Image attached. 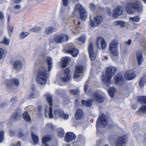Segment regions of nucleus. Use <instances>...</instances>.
<instances>
[{
    "label": "nucleus",
    "mask_w": 146,
    "mask_h": 146,
    "mask_svg": "<svg viewBox=\"0 0 146 146\" xmlns=\"http://www.w3.org/2000/svg\"><path fill=\"white\" fill-rule=\"evenodd\" d=\"M141 111L143 113H146V105H142L138 110L136 112V113L137 114H140Z\"/></svg>",
    "instance_id": "nucleus-33"
},
{
    "label": "nucleus",
    "mask_w": 146,
    "mask_h": 146,
    "mask_svg": "<svg viewBox=\"0 0 146 146\" xmlns=\"http://www.w3.org/2000/svg\"><path fill=\"white\" fill-rule=\"evenodd\" d=\"M4 53V50L1 48H0V59L2 57Z\"/></svg>",
    "instance_id": "nucleus-52"
},
{
    "label": "nucleus",
    "mask_w": 146,
    "mask_h": 146,
    "mask_svg": "<svg viewBox=\"0 0 146 146\" xmlns=\"http://www.w3.org/2000/svg\"><path fill=\"white\" fill-rule=\"evenodd\" d=\"M19 80L16 78H13L9 80L7 82L6 86V88H8L11 86L15 84V86H17L19 84Z\"/></svg>",
    "instance_id": "nucleus-18"
},
{
    "label": "nucleus",
    "mask_w": 146,
    "mask_h": 146,
    "mask_svg": "<svg viewBox=\"0 0 146 146\" xmlns=\"http://www.w3.org/2000/svg\"><path fill=\"white\" fill-rule=\"evenodd\" d=\"M130 20H131L133 22H137L140 20L139 17L137 16H135L133 17H130L129 18Z\"/></svg>",
    "instance_id": "nucleus-39"
},
{
    "label": "nucleus",
    "mask_w": 146,
    "mask_h": 146,
    "mask_svg": "<svg viewBox=\"0 0 146 146\" xmlns=\"http://www.w3.org/2000/svg\"><path fill=\"white\" fill-rule=\"evenodd\" d=\"M66 52L71 54L73 57H76L77 56L79 53V50L76 48H73L67 49L66 50Z\"/></svg>",
    "instance_id": "nucleus-21"
},
{
    "label": "nucleus",
    "mask_w": 146,
    "mask_h": 146,
    "mask_svg": "<svg viewBox=\"0 0 146 146\" xmlns=\"http://www.w3.org/2000/svg\"><path fill=\"white\" fill-rule=\"evenodd\" d=\"M42 109V106H38L37 110L38 112H40Z\"/></svg>",
    "instance_id": "nucleus-62"
},
{
    "label": "nucleus",
    "mask_w": 146,
    "mask_h": 146,
    "mask_svg": "<svg viewBox=\"0 0 146 146\" xmlns=\"http://www.w3.org/2000/svg\"><path fill=\"white\" fill-rule=\"evenodd\" d=\"M47 74L45 68L41 67L39 68L37 72L36 80L39 84H45L47 82Z\"/></svg>",
    "instance_id": "nucleus-1"
},
{
    "label": "nucleus",
    "mask_w": 146,
    "mask_h": 146,
    "mask_svg": "<svg viewBox=\"0 0 146 146\" xmlns=\"http://www.w3.org/2000/svg\"><path fill=\"white\" fill-rule=\"evenodd\" d=\"M68 117L69 116L68 115H66L64 113L62 115V117H63L65 119H68Z\"/></svg>",
    "instance_id": "nucleus-55"
},
{
    "label": "nucleus",
    "mask_w": 146,
    "mask_h": 146,
    "mask_svg": "<svg viewBox=\"0 0 146 146\" xmlns=\"http://www.w3.org/2000/svg\"><path fill=\"white\" fill-rule=\"evenodd\" d=\"M132 109L134 110H135L137 108V106L135 104L133 105L132 106Z\"/></svg>",
    "instance_id": "nucleus-61"
},
{
    "label": "nucleus",
    "mask_w": 146,
    "mask_h": 146,
    "mask_svg": "<svg viewBox=\"0 0 146 146\" xmlns=\"http://www.w3.org/2000/svg\"><path fill=\"white\" fill-rule=\"evenodd\" d=\"M23 117L24 119L27 122H30L31 120V117L27 111H25L23 114Z\"/></svg>",
    "instance_id": "nucleus-31"
},
{
    "label": "nucleus",
    "mask_w": 146,
    "mask_h": 146,
    "mask_svg": "<svg viewBox=\"0 0 146 146\" xmlns=\"http://www.w3.org/2000/svg\"><path fill=\"white\" fill-rule=\"evenodd\" d=\"M116 71V68L113 66L108 68L106 70V75H103L102 79L107 86H109L111 84L112 77L115 75Z\"/></svg>",
    "instance_id": "nucleus-2"
},
{
    "label": "nucleus",
    "mask_w": 146,
    "mask_h": 146,
    "mask_svg": "<svg viewBox=\"0 0 146 146\" xmlns=\"http://www.w3.org/2000/svg\"><path fill=\"white\" fill-rule=\"evenodd\" d=\"M46 61L48 65V70L49 71H50L53 67L52 63V59L51 57L48 56L47 57Z\"/></svg>",
    "instance_id": "nucleus-27"
},
{
    "label": "nucleus",
    "mask_w": 146,
    "mask_h": 146,
    "mask_svg": "<svg viewBox=\"0 0 146 146\" xmlns=\"http://www.w3.org/2000/svg\"><path fill=\"white\" fill-rule=\"evenodd\" d=\"M4 134V131H0V143L2 142L3 139Z\"/></svg>",
    "instance_id": "nucleus-46"
},
{
    "label": "nucleus",
    "mask_w": 146,
    "mask_h": 146,
    "mask_svg": "<svg viewBox=\"0 0 146 146\" xmlns=\"http://www.w3.org/2000/svg\"><path fill=\"white\" fill-rule=\"evenodd\" d=\"M19 115L18 113H16L13 114L12 115V117H13V118L16 120H17L19 117Z\"/></svg>",
    "instance_id": "nucleus-50"
},
{
    "label": "nucleus",
    "mask_w": 146,
    "mask_h": 146,
    "mask_svg": "<svg viewBox=\"0 0 146 146\" xmlns=\"http://www.w3.org/2000/svg\"><path fill=\"white\" fill-rule=\"evenodd\" d=\"M63 3L64 6H66L68 4V0H63Z\"/></svg>",
    "instance_id": "nucleus-54"
},
{
    "label": "nucleus",
    "mask_w": 146,
    "mask_h": 146,
    "mask_svg": "<svg viewBox=\"0 0 146 146\" xmlns=\"http://www.w3.org/2000/svg\"><path fill=\"white\" fill-rule=\"evenodd\" d=\"M70 70L69 68H67L65 69L64 70V74L65 75H69Z\"/></svg>",
    "instance_id": "nucleus-51"
},
{
    "label": "nucleus",
    "mask_w": 146,
    "mask_h": 146,
    "mask_svg": "<svg viewBox=\"0 0 146 146\" xmlns=\"http://www.w3.org/2000/svg\"><path fill=\"white\" fill-rule=\"evenodd\" d=\"M146 82V76L143 75L139 80V85L140 87L141 88H143L144 86L145 83Z\"/></svg>",
    "instance_id": "nucleus-29"
},
{
    "label": "nucleus",
    "mask_w": 146,
    "mask_h": 146,
    "mask_svg": "<svg viewBox=\"0 0 146 146\" xmlns=\"http://www.w3.org/2000/svg\"><path fill=\"white\" fill-rule=\"evenodd\" d=\"M111 10L110 9H108L107 10V11L108 14L110 15L111 16Z\"/></svg>",
    "instance_id": "nucleus-59"
},
{
    "label": "nucleus",
    "mask_w": 146,
    "mask_h": 146,
    "mask_svg": "<svg viewBox=\"0 0 146 146\" xmlns=\"http://www.w3.org/2000/svg\"><path fill=\"white\" fill-rule=\"evenodd\" d=\"M78 11L80 14V19L83 20H85L87 17V13L85 9L80 4H77L75 7L73 14H75L76 11Z\"/></svg>",
    "instance_id": "nucleus-4"
},
{
    "label": "nucleus",
    "mask_w": 146,
    "mask_h": 146,
    "mask_svg": "<svg viewBox=\"0 0 146 146\" xmlns=\"http://www.w3.org/2000/svg\"><path fill=\"white\" fill-rule=\"evenodd\" d=\"M136 76L135 74L131 71H127L125 74V77L127 80H130L134 78Z\"/></svg>",
    "instance_id": "nucleus-19"
},
{
    "label": "nucleus",
    "mask_w": 146,
    "mask_h": 146,
    "mask_svg": "<svg viewBox=\"0 0 146 146\" xmlns=\"http://www.w3.org/2000/svg\"><path fill=\"white\" fill-rule=\"evenodd\" d=\"M115 82V84L122 85L125 84V80L123 76L121 74L117 75L114 77Z\"/></svg>",
    "instance_id": "nucleus-14"
},
{
    "label": "nucleus",
    "mask_w": 146,
    "mask_h": 146,
    "mask_svg": "<svg viewBox=\"0 0 146 146\" xmlns=\"http://www.w3.org/2000/svg\"><path fill=\"white\" fill-rule=\"evenodd\" d=\"M41 30V28L38 27H35L32 28L31 31L32 32H37Z\"/></svg>",
    "instance_id": "nucleus-44"
},
{
    "label": "nucleus",
    "mask_w": 146,
    "mask_h": 146,
    "mask_svg": "<svg viewBox=\"0 0 146 146\" xmlns=\"http://www.w3.org/2000/svg\"><path fill=\"white\" fill-rule=\"evenodd\" d=\"M54 113L55 116H58L59 117H61L64 113L61 110L58 109L54 110Z\"/></svg>",
    "instance_id": "nucleus-30"
},
{
    "label": "nucleus",
    "mask_w": 146,
    "mask_h": 146,
    "mask_svg": "<svg viewBox=\"0 0 146 146\" xmlns=\"http://www.w3.org/2000/svg\"><path fill=\"white\" fill-rule=\"evenodd\" d=\"M70 77L69 75H64L63 77H61V80L64 82H67L70 80Z\"/></svg>",
    "instance_id": "nucleus-37"
},
{
    "label": "nucleus",
    "mask_w": 146,
    "mask_h": 146,
    "mask_svg": "<svg viewBox=\"0 0 146 146\" xmlns=\"http://www.w3.org/2000/svg\"><path fill=\"white\" fill-rule=\"evenodd\" d=\"M51 139L52 137L49 135L44 136L42 139V143L45 146H49L47 142Z\"/></svg>",
    "instance_id": "nucleus-24"
},
{
    "label": "nucleus",
    "mask_w": 146,
    "mask_h": 146,
    "mask_svg": "<svg viewBox=\"0 0 146 146\" xmlns=\"http://www.w3.org/2000/svg\"><path fill=\"white\" fill-rule=\"evenodd\" d=\"M69 39L68 36L66 34H61L56 36L54 39V41L58 43L67 42Z\"/></svg>",
    "instance_id": "nucleus-8"
},
{
    "label": "nucleus",
    "mask_w": 146,
    "mask_h": 146,
    "mask_svg": "<svg viewBox=\"0 0 146 146\" xmlns=\"http://www.w3.org/2000/svg\"><path fill=\"white\" fill-rule=\"evenodd\" d=\"M137 101L141 104H146V96H138Z\"/></svg>",
    "instance_id": "nucleus-28"
},
{
    "label": "nucleus",
    "mask_w": 146,
    "mask_h": 146,
    "mask_svg": "<svg viewBox=\"0 0 146 146\" xmlns=\"http://www.w3.org/2000/svg\"><path fill=\"white\" fill-rule=\"evenodd\" d=\"M141 3L139 1L128 3L125 6V8L127 13L131 14L135 11H139L141 8Z\"/></svg>",
    "instance_id": "nucleus-3"
},
{
    "label": "nucleus",
    "mask_w": 146,
    "mask_h": 146,
    "mask_svg": "<svg viewBox=\"0 0 146 146\" xmlns=\"http://www.w3.org/2000/svg\"><path fill=\"white\" fill-rule=\"evenodd\" d=\"M127 136L123 135L118 137L116 142V146H125L127 142Z\"/></svg>",
    "instance_id": "nucleus-11"
},
{
    "label": "nucleus",
    "mask_w": 146,
    "mask_h": 146,
    "mask_svg": "<svg viewBox=\"0 0 146 146\" xmlns=\"http://www.w3.org/2000/svg\"><path fill=\"white\" fill-rule=\"evenodd\" d=\"M10 15H9L8 16L7 18V23H8V27L9 32V33H12L13 32V27L11 26L10 25H9L10 22Z\"/></svg>",
    "instance_id": "nucleus-32"
},
{
    "label": "nucleus",
    "mask_w": 146,
    "mask_h": 146,
    "mask_svg": "<svg viewBox=\"0 0 146 146\" xmlns=\"http://www.w3.org/2000/svg\"><path fill=\"white\" fill-rule=\"evenodd\" d=\"M69 92L70 93H71L72 95H78L79 92L78 90L75 89L70 90L69 91Z\"/></svg>",
    "instance_id": "nucleus-47"
},
{
    "label": "nucleus",
    "mask_w": 146,
    "mask_h": 146,
    "mask_svg": "<svg viewBox=\"0 0 146 146\" xmlns=\"http://www.w3.org/2000/svg\"><path fill=\"white\" fill-rule=\"evenodd\" d=\"M9 40L8 39H7L6 37H5L3 41H2L1 43L7 45L9 44Z\"/></svg>",
    "instance_id": "nucleus-48"
},
{
    "label": "nucleus",
    "mask_w": 146,
    "mask_h": 146,
    "mask_svg": "<svg viewBox=\"0 0 146 146\" xmlns=\"http://www.w3.org/2000/svg\"><path fill=\"white\" fill-rule=\"evenodd\" d=\"M94 21L92 19L90 20V24L92 27L98 26L103 21L102 17L100 16H97L94 18Z\"/></svg>",
    "instance_id": "nucleus-7"
},
{
    "label": "nucleus",
    "mask_w": 146,
    "mask_h": 146,
    "mask_svg": "<svg viewBox=\"0 0 146 146\" xmlns=\"http://www.w3.org/2000/svg\"><path fill=\"white\" fill-rule=\"evenodd\" d=\"M114 24L116 26L119 25L122 28L124 27L125 26V23L123 21H117L115 22Z\"/></svg>",
    "instance_id": "nucleus-36"
},
{
    "label": "nucleus",
    "mask_w": 146,
    "mask_h": 146,
    "mask_svg": "<svg viewBox=\"0 0 146 146\" xmlns=\"http://www.w3.org/2000/svg\"><path fill=\"white\" fill-rule=\"evenodd\" d=\"M136 56L138 64L139 65H140L144 61L142 52H141L138 51L137 52Z\"/></svg>",
    "instance_id": "nucleus-23"
},
{
    "label": "nucleus",
    "mask_w": 146,
    "mask_h": 146,
    "mask_svg": "<svg viewBox=\"0 0 146 146\" xmlns=\"http://www.w3.org/2000/svg\"><path fill=\"white\" fill-rule=\"evenodd\" d=\"M21 8V6L19 5H17L14 7V9H19Z\"/></svg>",
    "instance_id": "nucleus-58"
},
{
    "label": "nucleus",
    "mask_w": 146,
    "mask_h": 146,
    "mask_svg": "<svg viewBox=\"0 0 146 146\" xmlns=\"http://www.w3.org/2000/svg\"><path fill=\"white\" fill-rule=\"evenodd\" d=\"M90 8L92 11H94L95 9V5L93 3H91L90 4Z\"/></svg>",
    "instance_id": "nucleus-49"
},
{
    "label": "nucleus",
    "mask_w": 146,
    "mask_h": 146,
    "mask_svg": "<svg viewBox=\"0 0 146 146\" xmlns=\"http://www.w3.org/2000/svg\"><path fill=\"white\" fill-rule=\"evenodd\" d=\"M4 134V131H0V143L2 142L3 139Z\"/></svg>",
    "instance_id": "nucleus-45"
},
{
    "label": "nucleus",
    "mask_w": 146,
    "mask_h": 146,
    "mask_svg": "<svg viewBox=\"0 0 146 146\" xmlns=\"http://www.w3.org/2000/svg\"><path fill=\"white\" fill-rule=\"evenodd\" d=\"M83 70V67L82 65H76L75 68L73 78L74 79L78 78L80 76V74L82 73Z\"/></svg>",
    "instance_id": "nucleus-10"
},
{
    "label": "nucleus",
    "mask_w": 146,
    "mask_h": 146,
    "mask_svg": "<svg viewBox=\"0 0 146 146\" xmlns=\"http://www.w3.org/2000/svg\"><path fill=\"white\" fill-rule=\"evenodd\" d=\"M31 137L34 143L36 144L38 143L39 141L38 137L36 136L33 132L31 133Z\"/></svg>",
    "instance_id": "nucleus-35"
},
{
    "label": "nucleus",
    "mask_w": 146,
    "mask_h": 146,
    "mask_svg": "<svg viewBox=\"0 0 146 146\" xmlns=\"http://www.w3.org/2000/svg\"><path fill=\"white\" fill-rule=\"evenodd\" d=\"M76 136L73 132H68L66 134L64 137L65 141L67 142L72 141L76 138Z\"/></svg>",
    "instance_id": "nucleus-15"
},
{
    "label": "nucleus",
    "mask_w": 146,
    "mask_h": 146,
    "mask_svg": "<svg viewBox=\"0 0 146 146\" xmlns=\"http://www.w3.org/2000/svg\"><path fill=\"white\" fill-rule=\"evenodd\" d=\"M54 31L53 28L51 27H49L48 28H46L45 30L46 32L47 35L52 33Z\"/></svg>",
    "instance_id": "nucleus-40"
},
{
    "label": "nucleus",
    "mask_w": 146,
    "mask_h": 146,
    "mask_svg": "<svg viewBox=\"0 0 146 146\" xmlns=\"http://www.w3.org/2000/svg\"><path fill=\"white\" fill-rule=\"evenodd\" d=\"M93 97L96 102L98 103H101L104 101V97L98 92H96L93 93Z\"/></svg>",
    "instance_id": "nucleus-16"
},
{
    "label": "nucleus",
    "mask_w": 146,
    "mask_h": 146,
    "mask_svg": "<svg viewBox=\"0 0 146 146\" xmlns=\"http://www.w3.org/2000/svg\"><path fill=\"white\" fill-rule=\"evenodd\" d=\"M4 17L3 13L0 12V20L3 19Z\"/></svg>",
    "instance_id": "nucleus-57"
},
{
    "label": "nucleus",
    "mask_w": 146,
    "mask_h": 146,
    "mask_svg": "<svg viewBox=\"0 0 146 146\" xmlns=\"http://www.w3.org/2000/svg\"><path fill=\"white\" fill-rule=\"evenodd\" d=\"M131 42V40L130 39H129L127 41H126L125 42V44L129 45L130 44Z\"/></svg>",
    "instance_id": "nucleus-56"
},
{
    "label": "nucleus",
    "mask_w": 146,
    "mask_h": 146,
    "mask_svg": "<svg viewBox=\"0 0 146 146\" xmlns=\"http://www.w3.org/2000/svg\"><path fill=\"white\" fill-rule=\"evenodd\" d=\"M108 123V121L107 117L104 114L102 113L98 119L96 123V128H97L100 124H101L104 127Z\"/></svg>",
    "instance_id": "nucleus-6"
},
{
    "label": "nucleus",
    "mask_w": 146,
    "mask_h": 146,
    "mask_svg": "<svg viewBox=\"0 0 146 146\" xmlns=\"http://www.w3.org/2000/svg\"><path fill=\"white\" fill-rule=\"evenodd\" d=\"M123 7L120 5L117 6L113 11V16L115 19L123 13Z\"/></svg>",
    "instance_id": "nucleus-13"
},
{
    "label": "nucleus",
    "mask_w": 146,
    "mask_h": 146,
    "mask_svg": "<svg viewBox=\"0 0 146 146\" xmlns=\"http://www.w3.org/2000/svg\"><path fill=\"white\" fill-rule=\"evenodd\" d=\"M118 42L116 40L112 41L109 45V50L112 55L114 56H118L119 55L117 47Z\"/></svg>",
    "instance_id": "nucleus-5"
},
{
    "label": "nucleus",
    "mask_w": 146,
    "mask_h": 146,
    "mask_svg": "<svg viewBox=\"0 0 146 146\" xmlns=\"http://www.w3.org/2000/svg\"><path fill=\"white\" fill-rule=\"evenodd\" d=\"M93 45L91 42L90 43L88 48V51L89 54V56L91 60H94L96 58V56L95 54L93 49Z\"/></svg>",
    "instance_id": "nucleus-17"
},
{
    "label": "nucleus",
    "mask_w": 146,
    "mask_h": 146,
    "mask_svg": "<svg viewBox=\"0 0 146 146\" xmlns=\"http://www.w3.org/2000/svg\"><path fill=\"white\" fill-rule=\"evenodd\" d=\"M70 61V59L67 56L62 58L61 60V65L62 68H65Z\"/></svg>",
    "instance_id": "nucleus-20"
},
{
    "label": "nucleus",
    "mask_w": 146,
    "mask_h": 146,
    "mask_svg": "<svg viewBox=\"0 0 146 146\" xmlns=\"http://www.w3.org/2000/svg\"><path fill=\"white\" fill-rule=\"evenodd\" d=\"M97 44V46L99 49H104L106 46L105 40L101 37H99L98 38Z\"/></svg>",
    "instance_id": "nucleus-12"
},
{
    "label": "nucleus",
    "mask_w": 146,
    "mask_h": 146,
    "mask_svg": "<svg viewBox=\"0 0 146 146\" xmlns=\"http://www.w3.org/2000/svg\"><path fill=\"white\" fill-rule=\"evenodd\" d=\"M88 85H86L85 84L84 86V91L85 93H88Z\"/></svg>",
    "instance_id": "nucleus-53"
},
{
    "label": "nucleus",
    "mask_w": 146,
    "mask_h": 146,
    "mask_svg": "<svg viewBox=\"0 0 146 146\" xmlns=\"http://www.w3.org/2000/svg\"><path fill=\"white\" fill-rule=\"evenodd\" d=\"M18 135L19 137H22L23 136L24 134L22 132H20L18 133Z\"/></svg>",
    "instance_id": "nucleus-63"
},
{
    "label": "nucleus",
    "mask_w": 146,
    "mask_h": 146,
    "mask_svg": "<svg viewBox=\"0 0 146 146\" xmlns=\"http://www.w3.org/2000/svg\"><path fill=\"white\" fill-rule=\"evenodd\" d=\"M17 98L16 97H14V98H12L11 99V101L12 102H13L15 100H16Z\"/></svg>",
    "instance_id": "nucleus-64"
},
{
    "label": "nucleus",
    "mask_w": 146,
    "mask_h": 146,
    "mask_svg": "<svg viewBox=\"0 0 146 146\" xmlns=\"http://www.w3.org/2000/svg\"><path fill=\"white\" fill-rule=\"evenodd\" d=\"M13 68L16 70H18L19 69L21 68L22 66V63L20 60L15 61L13 64Z\"/></svg>",
    "instance_id": "nucleus-25"
},
{
    "label": "nucleus",
    "mask_w": 146,
    "mask_h": 146,
    "mask_svg": "<svg viewBox=\"0 0 146 146\" xmlns=\"http://www.w3.org/2000/svg\"><path fill=\"white\" fill-rule=\"evenodd\" d=\"M115 92V88L114 87H110L108 90V92L111 97H113Z\"/></svg>",
    "instance_id": "nucleus-34"
},
{
    "label": "nucleus",
    "mask_w": 146,
    "mask_h": 146,
    "mask_svg": "<svg viewBox=\"0 0 146 146\" xmlns=\"http://www.w3.org/2000/svg\"><path fill=\"white\" fill-rule=\"evenodd\" d=\"M22 0H14V3L15 4H18Z\"/></svg>",
    "instance_id": "nucleus-60"
},
{
    "label": "nucleus",
    "mask_w": 146,
    "mask_h": 146,
    "mask_svg": "<svg viewBox=\"0 0 146 146\" xmlns=\"http://www.w3.org/2000/svg\"><path fill=\"white\" fill-rule=\"evenodd\" d=\"M83 111L81 109H78L76 111L75 114V117L76 119L79 120L82 118L83 115Z\"/></svg>",
    "instance_id": "nucleus-26"
},
{
    "label": "nucleus",
    "mask_w": 146,
    "mask_h": 146,
    "mask_svg": "<svg viewBox=\"0 0 146 146\" xmlns=\"http://www.w3.org/2000/svg\"><path fill=\"white\" fill-rule=\"evenodd\" d=\"M86 37L84 35L80 36L77 38V40L78 41L82 42L83 43L85 42L86 40Z\"/></svg>",
    "instance_id": "nucleus-42"
},
{
    "label": "nucleus",
    "mask_w": 146,
    "mask_h": 146,
    "mask_svg": "<svg viewBox=\"0 0 146 146\" xmlns=\"http://www.w3.org/2000/svg\"><path fill=\"white\" fill-rule=\"evenodd\" d=\"M46 100L48 102L49 105L50 106V107L49 109V112L48 113L49 117L50 118H53V110L52 108L53 107L52 97L51 96L48 94H46Z\"/></svg>",
    "instance_id": "nucleus-9"
},
{
    "label": "nucleus",
    "mask_w": 146,
    "mask_h": 146,
    "mask_svg": "<svg viewBox=\"0 0 146 146\" xmlns=\"http://www.w3.org/2000/svg\"><path fill=\"white\" fill-rule=\"evenodd\" d=\"M65 133L64 130L63 129H60L58 133V135L59 137L62 138L64 135Z\"/></svg>",
    "instance_id": "nucleus-38"
},
{
    "label": "nucleus",
    "mask_w": 146,
    "mask_h": 146,
    "mask_svg": "<svg viewBox=\"0 0 146 146\" xmlns=\"http://www.w3.org/2000/svg\"><path fill=\"white\" fill-rule=\"evenodd\" d=\"M93 102V100L92 99H90L86 100H82L81 101V103L82 105L83 106L87 107H91Z\"/></svg>",
    "instance_id": "nucleus-22"
},
{
    "label": "nucleus",
    "mask_w": 146,
    "mask_h": 146,
    "mask_svg": "<svg viewBox=\"0 0 146 146\" xmlns=\"http://www.w3.org/2000/svg\"><path fill=\"white\" fill-rule=\"evenodd\" d=\"M46 127L48 129L52 130L54 129V127L53 125L51 124L48 123L46 125Z\"/></svg>",
    "instance_id": "nucleus-43"
},
{
    "label": "nucleus",
    "mask_w": 146,
    "mask_h": 146,
    "mask_svg": "<svg viewBox=\"0 0 146 146\" xmlns=\"http://www.w3.org/2000/svg\"><path fill=\"white\" fill-rule=\"evenodd\" d=\"M29 34V33L28 32H23L21 33L20 37L21 38L23 39L27 36Z\"/></svg>",
    "instance_id": "nucleus-41"
}]
</instances>
